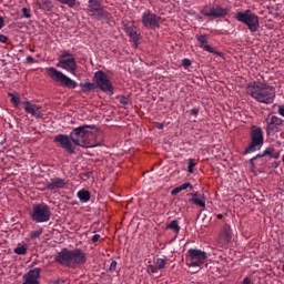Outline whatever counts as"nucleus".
<instances>
[{
	"instance_id": "f257e3e1",
	"label": "nucleus",
	"mask_w": 284,
	"mask_h": 284,
	"mask_svg": "<svg viewBox=\"0 0 284 284\" xmlns=\"http://www.w3.org/2000/svg\"><path fill=\"white\" fill-rule=\"evenodd\" d=\"M245 90L251 99L264 105L274 103V99H276V89L268 85L267 82L253 81L246 85Z\"/></svg>"
},
{
	"instance_id": "f03ea898",
	"label": "nucleus",
	"mask_w": 284,
	"mask_h": 284,
	"mask_svg": "<svg viewBox=\"0 0 284 284\" xmlns=\"http://www.w3.org/2000/svg\"><path fill=\"white\" fill-rule=\"evenodd\" d=\"M87 261L85 252L81 248H62L54 257V262L58 263V265L70 267L71 270H77L79 265H83Z\"/></svg>"
},
{
	"instance_id": "7ed1b4c3",
	"label": "nucleus",
	"mask_w": 284,
	"mask_h": 284,
	"mask_svg": "<svg viewBox=\"0 0 284 284\" xmlns=\"http://www.w3.org/2000/svg\"><path fill=\"white\" fill-rule=\"evenodd\" d=\"M92 130H94L92 125H82L73 129L70 133L73 145H78L79 148H94V144L90 142Z\"/></svg>"
},
{
	"instance_id": "20e7f679",
	"label": "nucleus",
	"mask_w": 284,
	"mask_h": 284,
	"mask_svg": "<svg viewBox=\"0 0 284 284\" xmlns=\"http://www.w3.org/2000/svg\"><path fill=\"white\" fill-rule=\"evenodd\" d=\"M29 215L36 223H48V221H50V216H52V212L48 204L40 203L32 206Z\"/></svg>"
},
{
	"instance_id": "39448f33",
	"label": "nucleus",
	"mask_w": 284,
	"mask_h": 284,
	"mask_svg": "<svg viewBox=\"0 0 284 284\" xmlns=\"http://www.w3.org/2000/svg\"><path fill=\"white\" fill-rule=\"evenodd\" d=\"M235 19L240 21V23H244L247 26L251 32H257L260 28L258 16L252 13L251 10H246L245 12L235 13Z\"/></svg>"
},
{
	"instance_id": "423d86ee",
	"label": "nucleus",
	"mask_w": 284,
	"mask_h": 284,
	"mask_svg": "<svg viewBox=\"0 0 284 284\" xmlns=\"http://www.w3.org/2000/svg\"><path fill=\"white\" fill-rule=\"evenodd\" d=\"M263 129L253 126L251 130V143L245 149L244 154H251V152H256L263 148Z\"/></svg>"
},
{
	"instance_id": "0eeeda50",
	"label": "nucleus",
	"mask_w": 284,
	"mask_h": 284,
	"mask_svg": "<svg viewBox=\"0 0 284 284\" xmlns=\"http://www.w3.org/2000/svg\"><path fill=\"white\" fill-rule=\"evenodd\" d=\"M49 72V77L57 81V83H61L63 88H69L71 90H74L79 84L77 81L70 79L68 75H65L63 72L55 70L53 67L47 69Z\"/></svg>"
},
{
	"instance_id": "6e6552de",
	"label": "nucleus",
	"mask_w": 284,
	"mask_h": 284,
	"mask_svg": "<svg viewBox=\"0 0 284 284\" xmlns=\"http://www.w3.org/2000/svg\"><path fill=\"white\" fill-rule=\"evenodd\" d=\"M57 68H61L62 70H65L67 72H70V74H77V59H74V54L64 51L60 55V60L57 63Z\"/></svg>"
},
{
	"instance_id": "1a4fd4ad",
	"label": "nucleus",
	"mask_w": 284,
	"mask_h": 284,
	"mask_svg": "<svg viewBox=\"0 0 284 284\" xmlns=\"http://www.w3.org/2000/svg\"><path fill=\"white\" fill-rule=\"evenodd\" d=\"M94 81L95 85H98L102 92L111 95L114 94V87L112 85L110 79H108V74H105V72L97 71L94 73Z\"/></svg>"
},
{
	"instance_id": "9d476101",
	"label": "nucleus",
	"mask_w": 284,
	"mask_h": 284,
	"mask_svg": "<svg viewBox=\"0 0 284 284\" xmlns=\"http://www.w3.org/2000/svg\"><path fill=\"white\" fill-rule=\"evenodd\" d=\"M264 121L266 124L265 130L267 136H274L281 132V129L283 128V119L268 114Z\"/></svg>"
},
{
	"instance_id": "9b49d317",
	"label": "nucleus",
	"mask_w": 284,
	"mask_h": 284,
	"mask_svg": "<svg viewBox=\"0 0 284 284\" xmlns=\"http://www.w3.org/2000/svg\"><path fill=\"white\" fill-rule=\"evenodd\" d=\"M187 252L190 256L189 267H201L207 260V253L201 250L191 248Z\"/></svg>"
},
{
	"instance_id": "f8f14e48",
	"label": "nucleus",
	"mask_w": 284,
	"mask_h": 284,
	"mask_svg": "<svg viewBox=\"0 0 284 284\" xmlns=\"http://www.w3.org/2000/svg\"><path fill=\"white\" fill-rule=\"evenodd\" d=\"M89 12L97 19H108L110 17V12L103 9L101 0H89Z\"/></svg>"
},
{
	"instance_id": "ddd939ff",
	"label": "nucleus",
	"mask_w": 284,
	"mask_h": 284,
	"mask_svg": "<svg viewBox=\"0 0 284 284\" xmlns=\"http://www.w3.org/2000/svg\"><path fill=\"white\" fill-rule=\"evenodd\" d=\"M142 23L148 30H155L161 26V16H158L153 12H145L142 14Z\"/></svg>"
},
{
	"instance_id": "4468645a",
	"label": "nucleus",
	"mask_w": 284,
	"mask_h": 284,
	"mask_svg": "<svg viewBox=\"0 0 284 284\" xmlns=\"http://www.w3.org/2000/svg\"><path fill=\"white\" fill-rule=\"evenodd\" d=\"M122 26L126 34L133 41V43L135 45H139V40L141 39V31H139V28L136 27V24H134V22L132 21H123Z\"/></svg>"
},
{
	"instance_id": "2eb2a0df",
	"label": "nucleus",
	"mask_w": 284,
	"mask_h": 284,
	"mask_svg": "<svg viewBox=\"0 0 284 284\" xmlns=\"http://www.w3.org/2000/svg\"><path fill=\"white\" fill-rule=\"evenodd\" d=\"M54 143H59L62 150H65L69 154H74V142H72V138L65 134H58L54 136Z\"/></svg>"
},
{
	"instance_id": "dca6fc26",
	"label": "nucleus",
	"mask_w": 284,
	"mask_h": 284,
	"mask_svg": "<svg viewBox=\"0 0 284 284\" xmlns=\"http://www.w3.org/2000/svg\"><path fill=\"white\" fill-rule=\"evenodd\" d=\"M232 236H233L232 226L230 224H224L217 237L219 246L227 247V245L232 243Z\"/></svg>"
},
{
	"instance_id": "f3484780",
	"label": "nucleus",
	"mask_w": 284,
	"mask_h": 284,
	"mask_svg": "<svg viewBox=\"0 0 284 284\" xmlns=\"http://www.w3.org/2000/svg\"><path fill=\"white\" fill-rule=\"evenodd\" d=\"M229 12L230 10H227V8H223L220 6L211 8L210 11H207L206 9L201 10V14H203L204 17H213L214 19L227 17Z\"/></svg>"
},
{
	"instance_id": "a211bd4d",
	"label": "nucleus",
	"mask_w": 284,
	"mask_h": 284,
	"mask_svg": "<svg viewBox=\"0 0 284 284\" xmlns=\"http://www.w3.org/2000/svg\"><path fill=\"white\" fill-rule=\"evenodd\" d=\"M41 276V268L36 267L30 270L27 274L23 275L22 284H40L39 277Z\"/></svg>"
},
{
	"instance_id": "6ab92c4d",
	"label": "nucleus",
	"mask_w": 284,
	"mask_h": 284,
	"mask_svg": "<svg viewBox=\"0 0 284 284\" xmlns=\"http://www.w3.org/2000/svg\"><path fill=\"white\" fill-rule=\"evenodd\" d=\"M24 111L27 114H31V116H36V119H42L43 114L41 113V106L34 104L30 101L23 102Z\"/></svg>"
},
{
	"instance_id": "aec40b11",
	"label": "nucleus",
	"mask_w": 284,
	"mask_h": 284,
	"mask_svg": "<svg viewBox=\"0 0 284 284\" xmlns=\"http://www.w3.org/2000/svg\"><path fill=\"white\" fill-rule=\"evenodd\" d=\"M65 185H68V182H65V179L62 178H53L50 179V181L45 184V190H64Z\"/></svg>"
},
{
	"instance_id": "412c9836",
	"label": "nucleus",
	"mask_w": 284,
	"mask_h": 284,
	"mask_svg": "<svg viewBox=\"0 0 284 284\" xmlns=\"http://www.w3.org/2000/svg\"><path fill=\"white\" fill-rule=\"evenodd\" d=\"M196 40L199 41L200 47H202L203 50H205L206 52H210L211 54H221V53L216 52V50H214V48H212L210 44H207V36L206 34L196 36Z\"/></svg>"
},
{
	"instance_id": "4be33fe9",
	"label": "nucleus",
	"mask_w": 284,
	"mask_h": 284,
	"mask_svg": "<svg viewBox=\"0 0 284 284\" xmlns=\"http://www.w3.org/2000/svg\"><path fill=\"white\" fill-rule=\"evenodd\" d=\"M192 199H190V203H193V205H197V207H205V194L203 193H193L191 194Z\"/></svg>"
},
{
	"instance_id": "5701e85b",
	"label": "nucleus",
	"mask_w": 284,
	"mask_h": 284,
	"mask_svg": "<svg viewBox=\"0 0 284 284\" xmlns=\"http://www.w3.org/2000/svg\"><path fill=\"white\" fill-rule=\"evenodd\" d=\"M36 4L40 10H43L44 12H50L52 8H54L52 0H37Z\"/></svg>"
},
{
	"instance_id": "b1692460",
	"label": "nucleus",
	"mask_w": 284,
	"mask_h": 284,
	"mask_svg": "<svg viewBox=\"0 0 284 284\" xmlns=\"http://www.w3.org/2000/svg\"><path fill=\"white\" fill-rule=\"evenodd\" d=\"M263 156H270L271 159H278L281 156V152L276 151L274 148H266L263 151Z\"/></svg>"
},
{
	"instance_id": "393cba45",
	"label": "nucleus",
	"mask_w": 284,
	"mask_h": 284,
	"mask_svg": "<svg viewBox=\"0 0 284 284\" xmlns=\"http://www.w3.org/2000/svg\"><path fill=\"white\" fill-rule=\"evenodd\" d=\"M78 199L82 203H88L90 201V199H91L90 191H88V190H80L78 192Z\"/></svg>"
},
{
	"instance_id": "a878e982",
	"label": "nucleus",
	"mask_w": 284,
	"mask_h": 284,
	"mask_svg": "<svg viewBox=\"0 0 284 284\" xmlns=\"http://www.w3.org/2000/svg\"><path fill=\"white\" fill-rule=\"evenodd\" d=\"M14 254H18L19 256H23L28 254V247L22 244H18V246L13 250Z\"/></svg>"
},
{
	"instance_id": "bb28decb",
	"label": "nucleus",
	"mask_w": 284,
	"mask_h": 284,
	"mask_svg": "<svg viewBox=\"0 0 284 284\" xmlns=\"http://www.w3.org/2000/svg\"><path fill=\"white\" fill-rule=\"evenodd\" d=\"M169 230H173L175 234H179L181 232V226H179V221L172 220L170 224L166 225Z\"/></svg>"
},
{
	"instance_id": "cd10ccee",
	"label": "nucleus",
	"mask_w": 284,
	"mask_h": 284,
	"mask_svg": "<svg viewBox=\"0 0 284 284\" xmlns=\"http://www.w3.org/2000/svg\"><path fill=\"white\" fill-rule=\"evenodd\" d=\"M80 88H82L83 92H90L91 90H97V84L92 82L81 83Z\"/></svg>"
},
{
	"instance_id": "c85d7f7f",
	"label": "nucleus",
	"mask_w": 284,
	"mask_h": 284,
	"mask_svg": "<svg viewBox=\"0 0 284 284\" xmlns=\"http://www.w3.org/2000/svg\"><path fill=\"white\" fill-rule=\"evenodd\" d=\"M9 97L11 98L12 105H14V108H19V105L21 103V99L19 98V95H17L14 93H9Z\"/></svg>"
},
{
	"instance_id": "c756f323",
	"label": "nucleus",
	"mask_w": 284,
	"mask_h": 284,
	"mask_svg": "<svg viewBox=\"0 0 284 284\" xmlns=\"http://www.w3.org/2000/svg\"><path fill=\"white\" fill-rule=\"evenodd\" d=\"M165 265H168V260H165V258H158L155 261V266L158 270H164Z\"/></svg>"
},
{
	"instance_id": "7c9ffc66",
	"label": "nucleus",
	"mask_w": 284,
	"mask_h": 284,
	"mask_svg": "<svg viewBox=\"0 0 284 284\" xmlns=\"http://www.w3.org/2000/svg\"><path fill=\"white\" fill-rule=\"evenodd\" d=\"M59 3H62L63 6H68L69 8H74L77 6V0H58Z\"/></svg>"
},
{
	"instance_id": "2f4dec72",
	"label": "nucleus",
	"mask_w": 284,
	"mask_h": 284,
	"mask_svg": "<svg viewBox=\"0 0 284 284\" xmlns=\"http://www.w3.org/2000/svg\"><path fill=\"white\" fill-rule=\"evenodd\" d=\"M21 12H22V17H23L24 19H31V17H32V11L30 10V8L23 7V8L21 9Z\"/></svg>"
},
{
	"instance_id": "473e14b6",
	"label": "nucleus",
	"mask_w": 284,
	"mask_h": 284,
	"mask_svg": "<svg viewBox=\"0 0 284 284\" xmlns=\"http://www.w3.org/2000/svg\"><path fill=\"white\" fill-rule=\"evenodd\" d=\"M194 168H196V162L193 159H190L187 162V172L192 174L194 172Z\"/></svg>"
},
{
	"instance_id": "72a5a7b5",
	"label": "nucleus",
	"mask_w": 284,
	"mask_h": 284,
	"mask_svg": "<svg viewBox=\"0 0 284 284\" xmlns=\"http://www.w3.org/2000/svg\"><path fill=\"white\" fill-rule=\"evenodd\" d=\"M41 234H43V229H39L37 231H32L30 233V239H32V240L39 239V236H41Z\"/></svg>"
},
{
	"instance_id": "f704fd0d",
	"label": "nucleus",
	"mask_w": 284,
	"mask_h": 284,
	"mask_svg": "<svg viewBox=\"0 0 284 284\" xmlns=\"http://www.w3.org/2000/svg\"><path fill=\"white\" fill-rule=\"evenodd\" d=\"M118 101H119V103H121V105H128V103H130V99L128 97H123V95L119 97Z\"/></svg>"
},
{
	"instance_id": "c9c22d12",
	"label": "nucleus",
	"mask_w": 284,
	"mask_h": 284,
	"mask_svg": "<svg viewBox=\"0 0 284 284\" xmlns=\"http://www.w3.org/2000/svg\"><path fill=\"white\" fill-rule=\"evenodd\" d=\"M146 272L148 274H156V272H159V268L154 265H149Z\"/></svg>"
},
{
	"instance_id": "e433bc0d",
	"label": "nucleus",
	"mask_w": 284,
	"mask_h": 284,
	"mask_svg": "<svg viewBox=\"0 0 284 284\" xmlns=\"http://www.w3.org/2000/svg\"><path fill=\"white\" fill-rule=\"evenodd\" d=\"M187 187H190V190H193L194 186H192V183L186 182L183 183L182 185H180V190L183 192V190H187Z\"/></svg>"
},
{
	"instance_id": "4c0bfd02",
	"label": "nucleus",
	"mask_w": 284,
	"mask_h": 284,
	"mask_svg": "<svg viewBox=\"0 0 284 284\" xmlns=\"http://www.w3.org/2000/svg\"><path fill=\"white\" fill-rule=\"evenodd\" d=\"M182 65L183 68H190V65H192V61L185 58L184 60H182Z\"/></svg>"
},
{
	"instance_id": "58836bf2",
	"label": "nucleus",
	"mask_w": 284,
	"mask_h": 284,
	"mask_svg": "<svg viewBox=\"0 0 284 284\" xmlns=\"http://www.w3.org/2000/svg\"><path fill=\"white\" fill-rule=\"evenodd\" d=\"M116 261H112L109 267V272H115L116 271Z\"/></svg>"
},
{
	"instance_id": "ea45409f",
	"label": "nucleus",
	"mask_w": 284,
	"mask_h": 284,
	"mask_svg": "<svg viewBox=\"0 0 284 284\" xmlns=\"http://www.w3.org/2000/svg\"><path fill=\"white\" fill-rule=\"evenodd\" d=\"M180 192H182L181 186H178L171 191V194L172 196H176V194H180Z\"/></svg>"
},
{
	"instance_id": "a19ab883",
	"label": "nucleus",
	"mask_w": 284,
	"mask_h": 284,
	"mask_svg": "<svg viewBox=\"0 0 284 284\" xmlns=\"http://www.w3.org/2000/svg\"><path fill=\"white\" fill-rule=\"evenodd\" d=\"M0 43H8V37L4 34H0Z\"/></svg>"
},
{
	"instance_id": "79ce46f5",
	"label": "nucleus",
	"mask_w": 284,
	"mask_h": 284,
	"mask_svg": "<svg viewBox=\"0 0 284 284\" xmlns=\"http://www.w3.org/2000/svg\"><path fill=\"white\" fill-rule=\"evenodd\" d=\"M99 239H101V235L99 234H94L91 239L92 243H98L99 242Z\"/></svg>"
},
{
	"instance_id": "37998d69",
	"label": "nucleus",
	"mask_w": 284,
	"mask_h": 284,
	"mask_svg": "<svg viewBox=\"0 0 284 284\" xmlns=\"http://www.w3.org/2000/svg\"><path fill=\"white\" fill-rule=\"evenodd\" d=\"M155 128H158V130H163V128H165V125L161 122H155Z\"/></svg>"
},
{
	"instance_id": "c03bdc74",
	"label": "nucleus",
	"mask_w": 284,
	"mask_h": 284,
	"mask_svg": "<svg viewBox=\"0 0 284 284\" xmlns=\"http://www.w3.org/2000/svg\"><path fill=\"white\" fill-rule=\"evenodd\" d=\"M6 26V20H3V17L0 16V30Z\"/></svg>"
},
{
	"instance_id": "a18cd8bd",
	"label": "nucleus",
	"mask_w": 284,
	"mask_h": 284,
	"mask_svg": "<svg viewBox=\"0 0 284 284\" xmlns=\"http://www.w3.org/2000/svg\"><path fill=\"white\" fill-rule=\"evenodd\" d=\"M277 113H278L281 116H284V106H278Z\"/></svg>"
},
{
	"instance_id": "49530a36",
	"label": "nucleus",
	"mask_w": 284,
	"mask_h": 284,
	"mask_svg": "<svg viewBox=\"0 0 284 284\" xmlns=\"http://www.w3.org/2000/svg\"><path fill=\"white\" fill-rule=\"evenodd\" d=\"M191 114H193V116H199V109L196 108L192 109Z\"/></svg>"
},
{
	"instance_id": "de8ad7c7",
	"label": "nucleus",
	"mask_w": 284,
	"mask_h": 284,
	"mask_svg": "<svg viewBox=\"0 0 284 284\" xmlns=\"http://www.w3.org/2000/svg\"><path fill=\"white\" fill-rule=\"evenodd\" d=\"M27 63H34V58H32V55H28Z\"/></svg>"
},
{
	"instance_id": "09e8293b",
	"label": "nucleus",
	"mask_w": 284,
	"mask_h": 284,
	"mask_svg": "<svg viewBox=\"0 0 284 284\" xmlns=\"http://www.w3.org/2000/svg\"><path fill=\"white\" fill-rule=\"evenodd\" d=\"M254 161H256V158H252V159L250 160V165H251V168H254Z\"/></svg>"
},
{
	"instance_id": "8fccbe9b",
	"label": "nucleus",
	"mask_w": 284,
	"mask_h": 284,
	"mask_svg": "<svg viewBox=\"0 0 284 284\" xmlns=\"http://www.w3.org/2000/svg\"><path fill=\"white\" fill-rule=\"evenodd\" d=\"M263 156H265V155H263V153L262 154H257V155H255L253 159H262Z\"/></svg>"
},
{
	"instance_id": "3c124183",
	"label": "nucleus",
	"mask_w": 284,
	"mask_h": 284,
	"mask_svg": "<svg viewBox=\"0 0 284 284\" xmlns=\"http://www.w3.org/2000/svg\"><path fill=\"white\" fill-rule=\"evenodd\" d=\"M60 283H63L62 280H57L53 284H60Z\"/></svg>"
},
{
	"instance_id": "603ef678",
	"label": "nucleus",
	"mask_w": 284,
	"mask_h": 284,
	"mask_svg": "<svg viewBox=\"0 0 284 284\" xmlns=\"http://www.w3.org/2000/svg\"><path fill=\"white\" fill-rule=\"evenodd\" d=\"M217 219H223V215L222 214H217V216H216Z\"/></svg>"
}]
</instances>
